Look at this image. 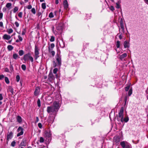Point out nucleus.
<instances>
[{"label": "nucleus", "mask_w": 148, "mask_h": 148, "mask_svg": "<svg viewBox=\"0 0 148 148\" xmlns=\"http://www.w3.org/2000/svg\"><path fill=\"white\" fill-rule=\"evenodd\" d=\"M52 30L53 32L56 35L58 34V32H57V31L54 30V27L53 26L52 27Z\"/></svg>", "instance_id": "nucleus-30"}, {"label": "nucleus", "mask_w": 148, "mask_h": 148, "mask_svg": "<svg viewBox=\"0 0 148 148\" xmlns=\"http://www.w3.org/2000/svg\"><path fill=\"white\" fill-rule=\"evenodd\" d=\"M32 8V6L31 5H29L28 6H27L26 7V8L28 9H31Z\"/></svg>", "instance_id": "nucleus-53"}, {"label": "nucleus", "mask_w": 148, "mask_h": 148, "mask_svg": "<svg viewBox=\"0 0 148 148\" xmlns=\"http://www.w3.org/2000/svg\"><path fill=\"white\" fill-rule=\"evenodd\" d=\"M110 9L112 11H113L114 10V7L113 6H110Z\"/></svg>", "instance_id": "nucleus-50"}, {"label": "nucleus", "mask_w": 148, "mask_h": 148, "mask_svg": "<svg viewBox=\"0 0 148 148\" xmlns=\"http://www.w3.org/2000/svg\"><path fill=\"white\" fill-rule=\"evenodd\" d=\"M54 79V77L52 75H50L49 76L48 79L51 82H52Z\"/></svg>", "instance_id": "nucleus-22"}, {"label": "nucleus", "mask_w": 148, "mask_h": 148, "mask_svg": "<svg viewBox=\"0 0 148 148\" xmlns=\"http://www.w3.org/2000/svg\"><path fill=\"white\" fill-rule=\"evenodd\" d=\"M3 38L5 40H6L8 41H6L8 42H9V36L5 34L3 36Z\"/></svg>", "instance_id": "nucleus-19"}, {"label": "nucleus", "mask_w": 148, "mask_h": 148, "mask_svg": "<svg viewBox=\"0 0 148 148\" xmlns=\"http://www.w3.org/2000/svg\"><path fill=\"white\" fill-rule=\"evenodd\" d=\"M4 71L5 72H9V70L7 68H5Z\"/></svg>", "instance_id": "nucleus-55"}, {"label": "nucleus", "mask_w": 148, "mask_h": 148, "mask_svg": "<svg viewBox=\"0 0 148 148\" xmlns=\"http://www.w3.org/2000/svg\"><path fill=\"white\" fill-rule=\"evenodd\" d=\"M3 99V97L2 95L1 94H0V101L2 100Z\"/></svg>", "instance_id": "nucleus-56"}, {"label": "nucleus", "mask_w": 148, "mask_h": 148, "mask_svg": "<svg viewBox=\"0 0 148 148\" xmlns=\"http://www.w3.org/2000/svg\"><path fill=\"white\" fill-rule=\"evenodd\" d=\"M17 121L19 123H21L22 121V119L21 116H18L16 118Z\"/></svg>", "instance_id": "nucleus-23"}, {"label": "nucleus", "mask_w": 148, "mask_h": 148, "mask_svg": "<svg viewBox=\"0 0 148 148\" xmlns=\"http://www.w3.org/2000/svg\"><path fill=\"white\" fill-rule=\"evenodd\" d=\"M60 47L62 48H63L65 47L64 42L62 40H61L59 41Z\"/></svg>", "instance_id": "nucleus-18"}, {"label": "nucleus", "mask_w": 148, "mask_h": 148, "mask_svg": "<svg viewBox=\"0 0 148 148\" xmlns=\"http://www.w3.org/2000/svg\"><path fill=\"white\" fill-rule=\"evenodd\" d=\"M15 33H14L12 35H11V36H10V39L11 38H11V40H10V43L11 41L12 40H15V37H14V35H15Z\"/></svg>", "instance_id": "nucleus-24"}, {"label": "nucleus", "mask_w": 148, "mask_h": 148, "mask_svg": "<svg viewBox=\"0 0 148 148\" xmlns=\"http://www.w3.org/2000/svg\"><path fill=\"white\" fill-rule=\"evenodd\" d=\"M24 53V52L23 50H20L18 51V54L19 56H22Z\"/></svg>", "instance_id": "nucleus-29"}, {"label": "nucleus", "mask_w": 148, "mask_h": 148, "mask_svg": "<svg viewBox=\"0 0 148 148\" xmlns=\"http://www.w3.org/2000/svg\"><path fill=\"white\" fill-rule=\"evenodd\" d=\"M120 41L118 40L117 41L116 44V46L117 48H119L120 47Z\"/></svg>", "instance_id": "nucleus-27"}, {"label": "nucleus", "mask_w": 148, "mask_h": 148, "mask_svg": "<svg viewBox=\"0 0 148 148\" xmlns=\"http://www.w3.org/2000/svg\"><path fill=\"white\" fill-rule=\"evenodd\" d=\"M40 91V88L38 86L36 87L34 92V95L35 96L38 95L39 94Z\"/></svg>", "instance_id": "nucleus-9"}, {"label": "nucleus", "mask_w": 148, "mask_h": 148, "mask_svg": "<svg viewBox=\"0 0 148 148\" xmlns=\"http://www.w3.org/2000/svg\"><path fill=\"white\" fill-rule=\"evenodd\" d=\"M9 9V3H8L5 7H4L3 9V11L4 12H7L8 10Z\"/></svg>", "instance_id": "nucleus-14"}, {"label": "nucleus", "mask_w": 148, "mask_h": 148, "mask_svg": "<svg viewBox=\"0 0 148 148\" xmlns=\"http://www.w3.org/2000/svg\"><path fill=\"white\" fill-rule=\"evenodd\" d=\"M130 85H128L125 88V90L126 91H128V90H130Z\"/></svg>", "instance_id": "nucleus-42"}, {"label": "nucleus", "mask_w": 148, "mask_h": 148, "mask_svg": "<svg viewBox=\"0 0 148 148\" xmlns=\"http://www.w3.org/2000/svg\"><path fill=\"white\" fill-rule=\"evenodd\" d=\"M37 105L38 107H40L41 106L40 101L39 99H38L37 101Z\"/></svg>", "instance_id": "nucleus-36"}, {"label": "nucleus", "mask_w": 148, "mask_h": 148, "mask_svg": "<svg viewBox=\"0 0 148 148\" xmlns=\"http://www.w3.org/2000/svg\"><path fill=\"white\" fill-rule=\"evenodd\" d=\"M13 49V47L11 45H10V51L11 50Z\"/></svg>", "instance_id": "nucleus-60"}, {"label": "nucleus", "mask_w": 148, "mask_h": 148, "mask_svg": "<svg viewBox=\"0 0 148 148\" xmlns=\"http://www.w3.org/2000/svg\"><path fill=\"white\" fill-rule=\"evenodd\" d=\"M59 3L58 0H56L55 3L56 4H58Z\"/></svg>", "instance_id": "nucleus-63"}, {"label": "nucleus", "mask_w": 148, "mask_h": 148, "mask_svg": "<svg viewBox=\"0 0 148 148\" xmlns=\"http://www.w3.org/2000/svg\"><path fill=\"white\" fill-rule=\"evenodd\" d=\"M39 121V119H38V117H36V122H38Z\"/></svg>", "instance_id": "nucleus-62"}, {"label": "nucleus", "mask_w": 148, "mask_h": 148, "mask_svg": "<svg viewBox=\"0 0 148 148\" xmlns=\"http://www.w3.org/2000/svg\"><path fill=\"white\" fill-rule=\"evenodd\" d=\"M59 103L56 101L54 102L53 106L47 107V111L48 113H54L57 111L59 108Z\"/></svg>", "instance_id": "nucleus-2"}, {"label": "nucleus", "mask_w": 148, "mask_h": 148, "mask_svg": "<svg viewBox=\"0 0 148 148\" xmlns=\"http://www.w3.org/2000/svg\"><path fill=\"white\" fill-rule=\"evenodd\" d=\"M132 88H131L129 90L128 92V96H130L132 94Z\"/></svg>", "instance_id": "nucleus-25"}, {"label": "nucleus", "mask_w": 148, "mask_h": 148, "mask_svg": "<svg viewBox=\"0 0 148 148\" xmlns=\"http://www.w3.org/2000/svg\"><path fill=\"white\" fill-rule=\"evenodd\" d=\"M58 71V69L57 68H55L53 70V73L54 74H56Z\"/></svg>", "instance_id": "nucleus-47"}, {"label": "nucleus", "mask_w": 148, "mask_h": 148, "mask_svg": "<svg viewBox=\"0 0 148 148\" xmlns=\"http://www.w3.org/2000/svg\"><path fill=\"white\" fill-rule=\"evenodd\" d=\"M120 27H124L123 19L122 18H121L120 19Z\"/></svg>", "instance_id": "nucleus-31"}, {"label": "nucleus", "mask_w": 148, "mask_h": 148, "mask_svg": "<svg viewBox=\"0 0 148 148\" xmlns=\"http://www.w3.org/2000/svg\"><path fill=\"white\" fill-rule=\"evenodd\" d=\"M21 68L23 71H25L26 69V66L24 64H22L21 66Z\"/></svg>", "instance_id": "nucleus-34"}, {"label": "nucleus", "mask_w": 148, "mask_h": 148, "mask_svg": "<svg viewBox=\"0 0 148 148\" xmlns=\"http://www.w3.org/2000/svg\"><path fill=\"white\" fill-rule=\"evenodd\" d=\"M31 12L34 14H36V10L34 8H33L32 9Z\"/></svg>", "instance_id": "nucleus-45"}, {"label": "nucleus", "mask_w": 148, "mask_h": 148, "mask_svg": "<svg viewBox=\"0 0 148 148\" xmlns=\"http://www.w3.org/2000/svg\"><path fill=\"white\" fill-rule=\"evenodd\" d=\"M23 60L25 61H27L29 60L31 62H34V59L31 56V54L29 53H28L24 55L23 57Z\"/></svg>", "instance_id": "nucleus-3"}, {"label": "nucleus", "mask_w": 148, "mask_h": 148, "mask_svg": "<svg viewBox=\"0 0 148 148\" xmlns=\"http://www.w3.org/2000/svg\"><path fill=\"white\" fill-rule=\"evenodd\" d=\"M63 5H64V8L65 10H67L68 7L69 5L67 1L66 0H64L63 1Z\"/></svg>", "instance_id": "nucleus-13"}, {"label": "nucleus", "mask_w": 148, "mask_h": 148, "mask_svg": "<svg viewBox=\"0 0 148 148\" xmlns=\"http://www.w3.org/2000/svg\"><path fill=\"white\" fill-rule=\"evenodd\" d=\"M127 53H124L120 56L119 57V58L121 60H123L125 58L127 57Z\"/></svg>", "instance_id": "nucleus-16"}, {"label": "nucleus", "mask_w": 148, "mask_h": 148, "mask_svg": "<svg viewBox=\"0 0 148 148\" xmlns=\"http://www.w3.org/2000/svg\"><path fill=\"white\" fill-rule=\"evenodd\" d=\"M16 144V142L15 141H12L11 143V146L13 147H14Z\"/></svg>", "instance_id": "nucleus-41"}, {"label": "nucleus", "mask_w": 148, "mask_h": 148, "mask_svg": "<svg viewBox=\"0 0 148 148\" xmlns=\"http://www.w3.org/2000/svg\"><path fill=\"white\" fill-rule=\"evenodd\" d=\"M42 8L43 9H46V3H43L42 4Z\"/></svg>", "instance_id": "nucleus-35"}, {"label": "nucleus", "mask_w": 148, "mask_h": 148, "mask_svg": "<svg viewBox=\"0 0 148 148\" xmlns=\"http://www.w3.org/2000/svg\"><path fill=\"white\" fill-rule=\"evenodd\" d=\"M3 23L2 22L0 21V27H3Z\"/></svg>", "instance_id": "nucleus-59"}, {"label": "nucleus", "mask_w": 148, "mask_h": 148, "mask_svg": "<svg viewBox=\"0 0 148 148\" xmlns=\"http://www.w3.org/2000/svg\"><path fill=\"white\" fill-rule=\"evenodd\" d=\"M56 62H55V66H60L61 64V56L58 54H57L56 56Z\"/></svg>", "instance_id": "nucleus-4"}, {"label": "nucleus", "mask_w": 148, "mask_h": 148, "mask_svg": "<svg viewBox=\"0 0 148 148\" xmlns=\"http://www.w3.org/2000/svg\"><path fill=\"white\" fill-rule=\"evenodd\" d=\"M120 145L122 148H131V145L127 142L122 141Z\"/></svg>", "instance_id": "nucleus-5"}, {"label": "nucleus", "mask_w": 148, "mask_h": 148, "mask_svg": "<svg viewBox=\"0 0 148 148\" xmlns=\"http://www.w3.org/2000/svg\"><path fill=\"white\" fill-rule=\"evenodd\" d=\"M13 30L11 29H10V34L13 32Z\"/></svg>", "instance_id": "nucleus-64"}, {"label": "nucleus", "mask_w": 148, "mask_h": 148, "mask_svg": "<svg viewBox=\"0 0 148 148\" xmlns=\"http://www.w3.org/2000/svg\"><path fill=\"white\" fill-rule=\"evenodd\" d=\"M55 47V45L54 43H51V44L50 46L49 47L51 49L53 50V49Z\"/></svg>", "instance_id": "nucleus-46"}, {"label": "nucleus", "mask_w": 148, "mask_h": 148, "mask_svg": "<svg viewBox=\"0 0 148 148\" xmlns=\"http://www.w3.org/2000/svg\"><path fill=\"white\" fill-rule=\"evenodd\" d=\"M123 34H120V33H119L117 34V35H119V37L120 40H121L122 39L123 37Z\"/></svg>", "instance_id": "nucleus-28"}, {"label": "nucleus", "mask_w": 148, "mask_h": 148, "mask_svg": "<svg viewBox=\"0 0 148 148\" xmlns=\"http://www.w3.org/2000/svg\"><path fill=\"white\" fill-rule=\"evenodd\" d=\"M4 77V76L3 75H0V80H2L3 79Z\"/></svg>", "instance_id": "nucleus-51"}, {"label": "nucleus", "mask_w": 148, "mask_h": 148, "mask_svg": "<svg viewBox=\"0 0 148 148\" xmlns=\"http://www.w3.org/2000/svg\"><path fill=\"white\" fill-rule=\"evenodd\" d=\"M49 18H52L53 17L54 15L53 13L52 12H50L49 15Z\"/></svg>", "instance_id": "nucleus-40"}, {"label": "nucleus", "mask_w": 148, "mask_h": 148, "mask_svg": "<svg viewBox=\"0 0 148 148\" xmlns=\"http://www.w3.org/2000/svg\"><path fill=\"white\" fill-rule=\"evenodd\" d=\"M26 140L25 139H23L21 143L19 145V147L21 146H25L26 145Z\"/></svg>", "instance_id": "nucleus-10"}, {"label": "nucleus", "mask_w": 148, "mask_h": 148, "mask_svg": "<svg viewBox=\"0 0 148 148\" xmlns=\"http://www.w3.org/2000/svg\"><path fill=\"white\" fill-rule=\"evenodd\" d=\"M26 32V29H23L22 32V34L23 35H25V34Z\"/></svg>", "instance_id": "nucleus-33"}, {"label": "nucleus", "mask_w": 148, "mask_h": 148, "mask_svg": "<svg viewBox=\"0 0 148 148\" xmlns=\"http://www.w3.org/2000/svg\"><path fill=\"white\" fill-rule=\"evenodd\" d=\"M119 2L118 3H116V8H119L120 7V5L119 4Z\"/></svg>", "instance_id": "nucleus-49"}, {"label": "nucleus", "mask_w": 148, "mask_h": 148, "mask_svg": "<svg viewBox=\"0 0 148 148\" xmlns=\"http://www.w3.org/2000/svg\"><path fill=\"white\" fill-rule=\"evenodd\" d=\"M39 141L41 143H42L44 142V138L42 137H40V138Z\"/></svg>", "instance_id": "nucleus-37"}, {"label": "nucleus", "mask_w": 148, "mask_h": 148, "mask_svg": "<svg viewBox=\"0 0 148 148\" xmlns=\"http://www.w3.org/2000/svg\"><path fill=\"white\" fill-rule=\"evenodd\" d=\"M3 16V13L0 12V20L2 18Z\"/></svg>", "instance_id": "nucleus-57"}, {"label": "nucleus", "mask_w": 148, "mask_h": 148, "mask_svg": "<svg viewBox=\"0 0 148 148\" xmlns=\"http://www.w3.org/2000/svg\"><path fill=\"white\" fill-rule=\"evenodd\" d=\"M15 24L17 27H18L19 26V24L17 22H15Z\"/></svg>", "instance_id": "nucleus-54"}, {"label": "nucleus", "mask_w": 148, "mask_h": 148, "mask_svg": "<svg viewBox=\"0 0 148 148\" xmlns=\"http://www.w3.org/2000/svg\"><path fill=\"white\" fill-rule=\"evenodd\" d=\"M18 8L17 7H15L13 10V12L14 13H15L16 12H17L18 10Z\"/></svg>", "instance_id": "nucleus-43"}, {"label": "nucleus", "mask_w": 148, "mask_h": 148, "mask_svg": "<svg viewBox=\"0 0 148 148\" xmlns=\"http://www.w3.org/2000/svg\"><path fill=\"white\" fill-rule=\"evenodd\" d=\"M50 40L51 42H53L55 40V37L53 36H51V38L50 39Z\"/></svg>", "instance_id": "nucleus-38"}, {"label": "nucleus", "mask_w": 148, "mask_h": 148, "mask_svg": "<svg viewBox=\"0 0 148 148\" xmlns=\"http://www.w3.org/2000/svg\"><path fill=\"white\" fill-rule=\"evenodd\" d=\"M13 57L15 59H16L18 58H19L18 54L16 53H14L13 54Z\"/></svg>", "instance_id": "nucleus-26"}, {"label": "nucleus", "mask_w": 148, "mask_h": 148, "mask_svg": "<svg viewBox=\"0 0 148 148\" xmlns=\"http://www.w3.org/2000/svg\"><path fill=\"white\" fill-rule=\"evenodd\" d=\"M48 51L49 53H51L52 56H53L55 54V52L54 51H53L49 47H48Z\"/></svg>", "instance_id": "nucleus-20"}, {"label": "nucleus", "mask_w": 148, "mask_h": 148, "mask_svg": "<svg viewBox=\"0 0 148 148\" xmlns=\"http://www.w3.org/2000/svg\"><path fill=\"white\" fill-rule=\"evenodd\" d=\"M146 92L147 95V99H148V88L146 90Z\"/></svg>", "instance_id": "nucleus-58"}, {"label": "nucleus", "mask_w": 148, "mask_h": 148, "mask_svg": "<svg viewBox=\"0 0 148 148\" xmlns=\"http://www.w3.org/2000/svg\"><path fill=\"white\" fill-rule=\"evenodd\" d=\"M62 29V27L61 25H59L56 27V29L58 31V34L59 33L61 34Z\"/></svg>", "instance_id": "nucleus-11"}, {"label": "nucleus", "mask_w": 148, "mask_h": 148, "mask_svg": "<svg viewBox=\"0 0 148 148\" xmlns=\"http://www.w3.org/2000/svg\"><path fill=\"white\" fill-rule=\"evenodd\" d=\"M18 17L20 18H22V12H20L18 13Z\"/></svg>", "instance_id": "nucleus-48"}, {"label": "nucleus", "mask_w": 148, "mask_h": 148, "mask_svg": "<svg viewBox=\"0 0 148 148\" xmlns=\"http://www.w3.org/2000/svg\"><path fill=\"white\" fill-rule=\"evenodd\" d=\"M39 49L38 46L36 45L34 49V59L35 60H36L39 57Z\"/></svg>", "instance_id": "nucleus-6"}, {"label": "nucleus", "mask_w": 148, "mask_h": 148, "mask_svg": "<svg viewBox=\"0 0 148 148\" xmlns=\"http://www.w3.org/2000/svg\"><path fill=\"white\" fill-rule=\"evenodd\" d=\"M18 39H17L16 40V42H21L23 40V38L21 37L20 35L18 36Z\"/></svg>", "instance_id": "nucleus-21"}, {"label": "nucleus", "mask_w": 148, "mask_h": 148, "mask_svg": "<svg viewBox=\"0 0 148 148\" xmlns=\"http://www.w3.org/2000/svg\"><path fill=\"white\" fill-rule=\"evenodd\" d=\"M119 27V33L124 34L125 33V31L124 30V27H120V28Z\"/></svg>", "instance_id": "nucleus-17"}, {"label": "nucleus", "mask_w": 148, "mask_h": 148, "mask_svg": "<svg viewBox=\"0 0 148 148\" xmlns=\"http://www.w3.org/2000/svg\"><path fill=\"white\" fill-rule=\"evenodd\" d=\"M123 110L124 108L123 107H121L118 116L117 118V120L118 121H121L122 123L124 122H127L129 120V118L128 116H126L123 119Z\"/></svg>", "instance_id": "nucleus-1"}, {"label": "nucleus", "mask_w": 148, "mask_h": 148, "mask_svg": "<svg viewBox=\"0 0 148 148\" xmlns=\"http://www.w3.org/2000/svg\"><path fill=\"white\" fill-rule=\"evenodd\" d=\"M124 48L125 49L129 48L130 47V41H125L123 42Z\"/></svg>", "instance_id": "nucleus-8"}, {"label": "nucleus", "mask_w": 148, "mask_h": 148, "mask_svg": "<svg viewBox=\"0 0 148 148\" xmlns=\"http://www.w3.org/2000/svg\"><path fill=\"white\" fill-rule=\"evenodd\" d=\"M45 136L49 138L51 136L50 131L49 130H47L45 132Z\"/></svg>", "instance_id": "nucleus-12"}, {"label": "nucleus", "mask_w": 148, "mask_h": 148, "mask_svg": "<svg viewBox=\"0 0 148 148\" xmlns=\"http://www.w3.org/2000/svg\"><path fill=\"white\" fill-rule=\"evenodd\" d=\"M23 129L21 127H19L17 130L18 133L17 134V136L18 137L22 135L23 134Z\"/></svg>", "instance_id": "nucleus-7"}, {"label": "nucleus", "mask_w": 148, "mask_h": 148, "mask_svg": "<svg viewBox=\"0 0 148 148\" xmlns=\"http://www.w3.org/2000/svg\"><path fill=\"white\" fill-rule=\"evenodd\" d=\"M114 141L116 143H118L120 141V138L119 136H115L114 137Z\"/></svg>", "instance_id": "nucleus-15"}, {"label": "nucleus", "mask_w": 148, "mask_h": 148, "mask_svg": "<svg viewBox=\"0 0 148 148\" xmlns=\"http://www.w3.org/2000/svg\"><path fill=\"white\" fill-rule=\"evenodd\" d=\"M5 81L7 84H8L9 83V79L7 77H5Z\"/></svg>", "instance_id": "nucleus-32"}, {"label": "nucleus", "mask_w": 148, "mask_h": 148, "mask_svg": "<svg viewBox=\"0 0 148 148\" xmlns=\"http://www.w3.org/2000/svg\"><path fill=\"white\" fill-rule=\"evenodd\" d=\"M9 139V133H8L7 134V144H8V141Z\"/></svg>", "instance_id": "nucleus-44"}, {"label": "nucleus", "mask_w": 148, "mask_h": 148, "mask_svg": "<svg viewBox=\"0 0 148 148\" xmlns=\"http://www.w3.org/2000/svg\"><path fill=\"white\" fill-rule=\"evenodd\" d=\"M20 77L19 75H17L16 77V80L17 82L20 81Z\"/></svg>", "instance_id": "nucleus-39"}, {"label": "nucleus", "mask_w": 148, "mask_h": 148, "mask_svg": "<svg viewBox=\"0 0 148 148\" xmlns=\"http://www.w3.org/2000/svg\"><path fill=\"white\" fill-rule=\"evenodd\" d=\"M145 3L148 4V0H143Z\"/></svg>", "instance_id": "nucleus-61"}, {"label": "nucleus", "mask_w": 148, "mask_h": 148, "mask_svg": "<svg viewBox=\"0 0 148 148\" xmlns=\"http://www.w3.org/2000/svg\"><path fill=\"white\" fill-rule=\"evenodd\" d=\"M38 126L40 128H41L42 127V125L40 123H38Z\"/></svg>", "instance_id": "nucleus-52"}]
</instances>
